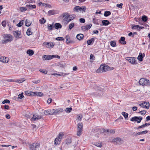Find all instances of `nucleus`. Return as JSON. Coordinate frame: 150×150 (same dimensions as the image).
Masks as SVG:
<instances>
[{"label":"nucleus","instance_id":"obj_1","mask_svg":"<svg viewBox=\"0 0 150 150\" xmlns=\"http://www.w3.org/2000/svg\"><path fill=\"white\" fill-rule=\"evenodd\" d=\"M62 15L63 17L64 18V21L66 24L68 23L71 21L73 20L76 16L74 14L70 15L66 12L63 13Z\"/></svg>","mask_w":150,"mask_h":150},{"label":"nucleus","instance_id":"obj_2","mask_svg":"<svg viewBox=\"0 0 150 150\" xmlns=\"http://www.w3.org/2000/svg\"><path fill=\"white\" fill-rule=\"evenodd\" d=\"M4 40L2 41L3 44L6 43L11 42L13 39V37L10 34H4L3 35Z\"/></svg>","mask_w":150,"mask_h":150},{"label":"nucleus","instance_id":"obj_3","mask_svg":"<svg viewBox=\"0 0 150 150\" xmlns=\"http://www.w3.org/2000/svg\"><path fill=\"white\" fill-rule=\"evenodd\" d=\"M83 129V124L82 122H80L77 125V131L76 135L78 136H80L82 134Z\"/></svg>","mask_w":150,"mask_h":150},{"label":"nucleus","instance_id":"obj_4","mask_svg":"<svg viewBox=\"0 0 150 150\" xmlns=\"http://www.w3.org/2000/svg\"><path fill=\"white\" fill-rule=\"evenodd\" d=\"M139 83L140 85L142 86H147L148 85H150V81L143 78H142L140 79Z\"/></svg>","mask_w":150,"mask_h":150},{"label":"nucleus","instance_id":"obj_5","mask_svg":"<svg viewBox=\"0 0 150 150\" xmlns=\"http://www.w3.org/2000/svg\"><path fill=\"white\" fill-rule=\"evenodd\" d=\"M64 134L62 132L59 133L58 137H57L54 140V144L56 145L59 144L61 141V139L62 138V136H64Z\"/></svg>","mask_w":150,"mask_h":150},{"label":"nucleus","instance_id":"obj_6","mask_svg":"<svg viewBox=\"0 0 150 150\" xmlns=\"http://www.w3.org/2000/svg\"><path fill=\"white\" fill-rule=\"evenodd\" d=\"M51 110V115H56L59 114L61 112L63 111L62 109H53Z\"/></svg>","mask_w":150,"mask_h":150},{"label":"nucleus","instance_id":"obj_7","mask_svg":"<svg viewBox=\"0 0 150 150\" xmlns=\"http://www.w3.org/2000/svg\"><path fill=\"white\" fill-rule=\"evenodd\" d=\"M142 119V117L135 116L132 117L130 119V120L132 121H137V123H139Z\"/></svg>","mask_w":150,"mask_h":150},{"label":"nucleus","instance_id":"obj_8","mask_svg":"<svg viewBox=\"0 0 150 150\" xmlns=\"http://www.w3.org/2000/svg\"><path fill=\"white\" fill-rule=\"evenodd\" d=\"M126 59L128 60L129 62L132 64H136L137 62L136 60V58L134 57H127Z\"/></svg>","mask_w":150,"mask_h":150},{"label":"nucleus","instance_id":"obj_9","mask_svg":"<svg viewBox=\"0 0 150 150\" xmlns=\"http://www.w3.org/2000/svg\"><path fill=\"white\" fill-rule=\"evenodd\" d=\"M54 45V42H45L43 43V46L46 47L47 48L52 47Z\"/></svg>","mask_w":150,"mask_h":150},{"label":"nucleus","instance_id":"obj_10","mask_svg":"<svg viewBox=\"0 0 150 150\" xmlns=\"http://www.w3.org/2000/svg\"><path fill=\"white\" fill-rule=\"evenodd\" d=\"M40 146V144L38 143H35L30 145V148L32 150H36V149L38 148Z\"/></svg>","mask_w":150,"mask_h":150},{"label":"nucleus","instance_id":"obj_11","mask_svg":"<svg viewBox=\"0 0 150 150\" xmlns=\"http://www.w3.org/2000/svg\"><path fill=\"white\" fill-rule=\"evenodd\" d=\"M139 105L143 108L149 109V103L148 102H145L139 104Z\"/></svg>","mask_w":150,"mask_h":150},{"label":"nucleus","instance_id":"obj_12","mask_svg":"<svg viewBox=\"0 0 150 150\" xmlns=\"http://www.w3.org/2000/svg\"><path fill=\"white\" fill-rule=\"evenodd\" d=\"M42 118V116L41 115H39L37 114L33 115V117L31 118V120L32 121H35L38 120Z\"/></svg>","mask_w":150,"mask_h":150},{"label":"nucleus","instance_id":"obj_13","mask_svg":"<svg viewBox=\"0 0 150 150\" xmlns=\"http://www.w3.org/2000/svg\"><path fill=\"white\" fill-rule=\"evenodd\" d=\"M54 55H45L42 56V58L45 60H49L54 58Z\"/></svg>","mask_w":150,"mask_h":150},{"label":"nucleus","instance_id":"obj_14","mask_svg":"<svg viewBox=\"0 0 150 150\" xmlns=\"http://www.w3.org/2000/svg\"><path fill=\"white\" fill-rule=\"evenodd\" d=\"M9 59L7 57L2 56L0 57V62L4 63H7L9 61Z\"/></svg>","mask_w":150,"mask_h":150},{"label":"nucleus","instance_id":"obj_15","mask_svg":"<svg viewBox=\"0 0 150 150\" xmlns=\"http://www.w3.org/2000/svg\"><path fill=\"white\" fill-rule=\"evenodd\" d=\"M13 34L15 37L18 38H21V33L20 31L18 30L14 31L13 32Z\"/></svg>","mask_w":150,"mask_h":150},{"label":"nucleus","instance_id":"obj_16","mask_svg":"<svg viewBox=\"0 0 150 150\" xmlns=\"http://www.w3.org/2000/svg\"><path fill=\"white\" fill-rule=\"evenodd\" d=\"M66 40L67 43V44L73 43L74 42V41L70 40V37L69 35L66 36Z\"/></svg>","mask_w":150,"mask_h":150},{"label":"nucleus","instance_id":"obj_17","mask_svg":"<svg viewBox=\"0 0 150 150\" xmlns=\"http://www.w3.org/2000/svg\"><path fill=\"white\" fill-rule=\"evenodd\" d=\"M145 56V54L144 53L142 54L140 52L139 54V55L137 59L140 61L141 62L143 61V58Z\"/></svg>","mask_w":150,"mask_h":150},{"label":"nucleus","instance_id":"obj_18","mask_svg":"<svg viewBox=\"0 0 150 150\" xmlns=\"http://www.w3.org/2000/svg\"><path fill=\"white\" fill-rule=\"evenodd\" d=\"M25 95L28 96H33L34 95V93L30 91H26L25 92Z\"/></svg>","mask_w":150,"mask_h":150},{"label":"nucleus","instance_id":"obj_19","mask_svg":"<svg viewBox=\"0 0 150 150\" xmlns=\"http://www.w3.org/2000/svg\"><path fill=\"white\" fill-rule=\"evenodd\" d=\"M54 25L55 28L57 29L61 28L62 27V25L59 23H56Z\"/></svg>","mask_w":150,"mask_h":150},{"label":"nucleus","instance_id":"obj_20","mask_svg":"<svg viewBox=\"0 0 150 150\" xmlns=\"http://www.w3.org/2000/svg\"><path fill=\"white\" fill-rule=\"evenodd\" d=\"M125 38L124 37H122L119 40L120 42L123 45H125L126 43V41H125Z\"/></svg>","mask_w":150,"mask_h":150},{"label":"nucleus","instance_id":"obj_21","mask_svg":"<svg viewBox=\"0 0 150 150\" xmlns=\"http://www.w3.org/2000/svg\"><path fill=\"white\" fill-rule=\"evenodd\" d=\"M102 23L104 25L106 26L110 24V22L107 20H103L102 21Z\"/></svg>","mask_w":150,"mask_h":150},{"label":"nucleus","instance_id":"obj_22","mask_svg":"<svg viewBox=\"0 0 150 150\" xmlns=\"http://www.w3.org/2000/svg\"><path fill=\"white\" fill-rule=\"evenodd\" d=\"M108 66L101 65V68H102L103 71H106L107 70H108Z\"/></svg>","mask_w":150,"mask_h":150},{"label":"nucleus","instance_id":"obj_23","mask_svg":"<svg viewBox=\"0 0 150 150\" xmlns=\"http://www.w3.org/2000/svg\"><path fill=\"white\" fill-rule=\"evenodd\" d=\"M26 7L29 9L35 8H36V5H27Z\"/></svg>","mask_w":150,"mask_h":150},{"label":"nucleus","instance_id":"obj_24","mask_svg":"<svg viewBox=\"0 0 150 150\" xmlns=\"http://www.w3.org/2000/svg\"><path fill=\"white\" fill-rule=\"evenodd\" d=\"M83 37V35L82 34H78L76 36V38L79 40H82Z\"/></svg>","mask_w":150,"mask_h":150},{"label":"nucleus","instance_id":"obj_25","mask_svg":"<svg viewBox=\"0 0 150 150\" xmlns=\"http://www.w3.org/2000/svg\"><path fill=\"white\" fill-rule=\"evenodd\" d=\"M31 28H29L26 31V34L28 35L29 36L32 34L33 32L31 31Z\"/></svg>","mask_w":150,"mask_h":150},{"label":"nucleus","instance_id":"obj_26","mask_svg":"<svg viewBox=\"0 0 150 150\" xmlns=\"http://www.w3.org/2000/svg\"><path fill=\"white\" fill-rule=\"evenodd\" d=\"M25 80V79L24 78H21L19 79H17L16 81H14L15 82L18 83H21Z\"/></svg>","mask_w":150,"mask_h":150},{"label":"nucleus","instance_id":"obj_27","mask_svg":"<svg viewBox=\"0 0 150 150\" xmlns=\"http://www.w3.org/2000/svg\"><path fill=\"white\" fill-rule=\"evenodd\" d=\"M27 53L29 56H32L34 54V51L31 50H28L26 52Z\"/></svg>","mask_w":150,"mask_h":150},{"label":"nucleus","instance_id":"obj_28","mask_svg":"<svg viewBox=\"0 0 150 150\" xmlns=\"http://www.w3.org/2000/svg\"><path fill=\"white\" fill-rule=\"evenodd\" d=\"M99 22H100V20L98 19H96L95 18L93 19V22L96 25H99Z\"/></svg>","mask_w":150,"mask_h":150},{"label":"nucleus","instance_id":"obj_29","mask_svg":"<svg viewBox=\"0 0 150 150\" xmlns=\"http://www.w3.org/2000/svg\"><path fill=\"white\" fill-rule=\"evenodd\" d=\"M31 24V22L28 19H26L25 21V25L26 26H29Z\"/></svg>","mask_w":150,"mask_h":150},{"label":"nucleus","instance_id":"obj_30","mask_svg":"<svg viewBox=\"0 0 150 150\" xmlns=\"http://www.w3.org/2000/svg\"><path fill=\"white\" fill-rule=\"evenodd\" d=\"M94 41V39L93 38H92L88 40L87 41V43L88 45H90L93 42V43Z\"/></svg>","mask_w":150,"mask_h":150},{"label":"nucleus","instance_id":"obj_31","mask_svg":"<svg viewBox=\"0 0 150 150\" xmlns=\"http://www.w3.org/2000/svg\"><path fill=\"white\" fill-rule=\"evenodd\" d=\"M34 95H36L40 97L43 96V94L41 92H34Z\"/></svg>","mask_w":150,"mask_h":150},{"label":"nucleus","instance_id":"obj_32","mask_svg":"<svg viewBox=\"0 0 150 150\" xmlns=\"http://www.w3.org/2000/svg\"><path fill=\"white\" fill-rule=\"evenodd\" d=\"M44 112L45 115H51V110H45L44 111Z\"/></svg>","mask_w":150,"mask_h":150},{"label":"nucleus","instance_id":"obj_33","mask_svg":"<svg viewBox=\"0 0 150 150\" xmlns=\"http://www.w3.org/2000/svg\"><path fill=\"white\" fill-rule=\"evenodd\" d=\"M55 14V12L54 10H51L48 12V15L49 16H51Z\"/></svg>","mask_w":150,"mask_h":150},{"label":"nucleus","instance_id":"obj_34","mask_svg":"<svg viewBox=\"0 0 150 150\" xmlns=\"http://www.w3.org/2000/svg\"><path fill=\"white\" fill-rule=\"evenodd\" d=\"M54 28V27L53 24H49L47 26V28L49 30H52Z\"/></svg>","mask_w":150,"mask_h":150},{"label":"nucleus","instance_id":"obj_35","mask_svg":"<svg viewBox=\"0 0 150 150\" xmlns=\"http://www.w3.org/2000/svg\"><path fill=\"white\" fill-rule=\"evenodd\" d=\"M83 117V116L81 114H79L77 115V118L76 120L78 121H81Z\"/></svg>","mask_w":150,"mask_h":150},{"label":"nucleus","instance_id":"obj_36","mask_svg":"<svg viewBox=\"0 0 150 150\" xmlns=\"http://www.w3.org/2000/svg\"><path fill=\"white\" fill-rule=\"evenodd\" d=\"M122 141L121 138L119 137H117L113 140V141L114 142H121Z\"/></svg>","mask_w":150,"mask_h":150},{"label":"nucleus","instance_id":"obj_37","mask_svg":"<svg viewBox=\"0 0 150 150\" xmlns=\"http://www.w3.org/2000/svg\"><path fill=\"white\" fill-rule=\"evenodd\" d=\"M72 110L71 108H67L65 110V111L67 113H69L71 112Z\"/></svg>","mask_w":150,"mask_h":150},{"label":"nucleus","instance_id":"obj_38","mask_svg":"<svg viewBox=\"0 0 150 150\" xmlns=\"http://www.w3.org/2000/svg\"><path fill=\"white\" fill-rule=\"evenodd\" d=\"M111 14V12L110 11H105L104 12V15L105 16L107 17Z\"/></svg>","mask_w":150,"mask_h":150},{"label":"nucleus","instance_id":"obj_39","mask_svg":"<svg viewBox=\"0 0 150 150\" xmlns=\"http://www.w3.org/2000/svg\"><path fill=\"white\" fill-rule=\"evenodd\" d=\"M122 114L124 116L125 119H126L128 117V113L125 112H122Z\"/></svg>","mask_w":150,"mask_h":150},{"label":"nucleus","instance_id":"obj_40","mask_svg":"<svg viewBox=\"0 0 150 150\" xmlns=\"http://www.w3.org/2000/svg\"><path fill=\"white\" fill-rule=\"evenodd\" d=\"M148 19L147 17L145 15H144L142 16V20L144 22H146L147 21Z\"/></svg>","mask_w":150,"mask_h":150},{"label":"nucleus","instance_id":"obj_41","mask_svg":"<svg viewBox=\"0 0 150 150\" xmlns=\"http://www.w3.org/2000/svg\"><path fill=\"white\" fill-rule=\"evenodd\" d=\"M39 21L40 22V23L42 24H44L46 22V20L45 19H44V18H42L41 19L39 20Z\"/></svg>","mask_w":150,"mask_h":150},{"label":"nucleus","instance_id":"obj_42","mask_svg":"<svg viewBox=\"0 0 150 150\" xmlns=\"http://www.w3.org/2000/svg\"><path fill=\"white\" fill-rule=\"evenodd\" d=\"M80 9H81V7L77 6L74 7V11L77 12L79 10L80 11Z\"/></svg>","mask_w":150,"mask_h":150},{"label":"nucleus","instance_id":"obj_43","mask_svg":"<svg viewBox=\"0 0 150 150\" xmlns=\"http://www.w3.org/2000/svg\"><path fill=\"white\" fill-rule=\"evenodd\" d=\"M102 68H101V65L100 66L99 68L97 69L96 71L97 73H101L103 72L102 70Z\"/></svg>","mask_w":150,"mask_h":150},{"label":"nucleus","instance_id":"obj_44","mask_svg":"<svg viewBox=\"0 0 150 150\" xmlns=\"http://www.w3.org/2000/svg\"><path fill=\"white\" fill-rule=\"evenodd\" d=\"M24 20H22L20 21L18 24H17L16 25L18 27H21L23 24L24 22Z\"/></svg>","mask_w":150,"mask_h":150},{"label":"nucleus","instance_id":"obj_45","mask_svg":"<svg viewBox=\"0 0 150 150\" xmlns=\"http://www.w3.org/2000/svg\"><path fill=\"white\" fill-rule=\"evenodd\" d=\"M139 25H135L132 27V28L133 29H137L139 31Z\"/></svg>","mask_w":150,"mask_h":150},{"label":"nucleus","instance_id":"obj_46","mask_svg":"<svg viewBox=\"0 0 150 150\" xmlns=\"http://www.w3.org/2000/svg\"><path fill=\"white\" fill-rule=\"evenodd\" d=\"M110 45L112 47H115L116 46V42L115 41H112L110 42Z\"/></svg>","mask_w":150,"mask_h":150},{"label":"nucleus","instance_id":"obj_47","mask_svg":"<svg viewBox=\"0 0 150 150\" xmlns=\"http://www.w3.org/2000/svg\"><path fill=\"white\" fill-rule=\"evenodd\" d=\"M26 10V8L25 7H21L20 8V10L22 12L25 11Z\"/></svg>","mask_w":150,"mask_h":150},{"label":"nucleus","instance_id":"obj_48","mask_svg":"<svg viewBox=\"0 0 150 150\" xmlns=\"http://www.w3.org/2000/svg\"><path fill=\"white\" fill-rule=\"evenodd\" d=\"M74 26V23H71L69 25V28L70 30H71Z\"/></svg>","mask_w":150,"mask_h":150},{"label":"nucleus","instance_id":"obj_49","mask_svg":"<svg viewBox=\"0 0 150 150\" xmlns=\"http://www.w3.org/2000/svg\"><path fill=\"white\" fill-rule=\"evenodd\" d=\"M10 103V101L8 99L4 100L2 102V103L3 104H4L5 103Z\"/></svg>","mask_w":150,"mask_h":150},{"label":"nucleus","instance_id":"obj_50","mask_svg":"<svg viewBox=\"0 0 150 150\" xmlns=\"http://www.w3.org/2000/svg\"><path fill=\"white\" fill-rule=\"evenodd\" d=\"M64 39L62 37H58L56 38V40H57L61 41L64 40Z\"/></svg>","mask_w":150,"mask_h":150},{"label":"nucleus","instance_id":"obj_51","mask_svg":"<svg viewBox=\"0 0 150 150\" xmlns=\"http://www.w3.org/2000/svg\"><path fill=\"white\" fill-rule=\"evenodd\" d=\"M23 93H21L20 94L18 95V97L19 98L22 99L24 97V96L23 95Z\"/></svg>","mask_w":150,"mask_h":150},{"label":"nucleus","instance_id":"obj_52","mask_svg":"<svg viewBox=\"0 0 150 150\" xmlns=\"http://www.w3.org/2000/svg\"><path fill=\"white\" fill-rule=\"evenodd\" d=\"M138 113H140L141 114V115H144L146 113V111L145 110L141 111H140L139 112H138Z\"/></svg>","mask_w":150,"mask_h":150},{"label":"nucleus","instance_id":"obj_53","mask_svg":"<svg viewBox=\"0 0 150 150\" xmlns=\"http://www.w3.org/2000/svg\"><path fill=\"white\" fill-rule=\"evenodd\" d=\"M1 25L3 27H5L6 25V21H2L1 23Z\"/></svg>","mask_w":150,"mask_h":150},{"label":"nucleus","instance_id":"obj_54","mask_svg":"<svg viewBox=\"0 0 150 150\" xmlns=\"http://www.w3.org/2000/svg\"><path fill=\"white\" fill-rule=\"evenodd\" d=\"M40 71L45 74H46L47 73V71L43 69H40Z\"/></svg>","mask_w":150,"mask_h":150},{"label":"nucleus","instance_id":"obj_55","mask_svg":"<svg viewBox=\"0 0 150 150\" xmlns=\"http://www.w3.org/2000/svg\"><path fill=\"white\" fill-rule=\"evenodd\" d=\"M95 145L98 147H101L102 146L101 144L100 143L97 142L95 144Z\"/></svg>","mask_w":150,"mask_h":150},{"label":"nucleus","instance_id":"obj_56","mask_svg":"<svg viewBox=\"0 0 150 150\" xmlns=\"http://www.w3.org/2000/svg\"><path fill=\"white\" fill-rule=\"evenodd\" d=\"M81 23H83L85 22V21L84 19L83 18H81L79 19Z\"/></svg>","mask_w":150,"mask_h":150},{"label":"nucleus","instance_id":"obj_57","mask_svg":"<svg viewBox=\"0 0 150 150\" xmlns=\"http://www.w3.org/2000/svg\"><path fill=\"white\" fill-rule=\"evenodd\" d=\"M123 5V4H122V3H121L120 4H118L117 5V6L118 7V8H122V6Z\"/></svg>","mask_w":150,"mask_h":150},{"label":"nucleus","instance_id":"obj_58","mask_svg":"<svg viewBox=\"0 0 150 150\" xmlns=\"http://www.w3.org/2000/svg\"><path fill=\"white\" fill-rule=\"evenodd\" d=\"M92 25H91V26H90V25H86V30H88L89 29Z\"/></svg>","mask_w":150,"mask_h":150},{"label":"nucleus","instance_id":"obj_59","mask_svg":"<svg viewBox=\"0 0 150 150\" xmlns=\"http://www.w3.org/2000/svg\"><path fill=\"white\" fill-rule=\"evenodd\" d=\"M86 28V26H82L81 27V30L84 31H85L87 30Z\"/></svg>","mask_w":150,"mask_h":150},{"label":"nucleus","instance_id":"obj_60","mask_svg":"<svg viewBox=\"0 0 150 150\" xmlns=\"http://www.w3.org/2000/svg\"><path fill=\"white\" fill-rule=\"evenodd\" d=\"M58 66H60L62 67H64V65L63 64V63L61 62L58 64Z\"/></svg>","mask_w":150,"mask_h":150},{"label":"nucleus","instance_id":"obj_61","mask_svg":"<svg viewBox=\"0 0 150 150\" xmlns=\"http://www.w3.org/2000/svg\"><path fill=\"white\" fill-rule=\"evenodd\" d=\"M115 132L114 129H110L109 130V133H110L114 134Z\"/></svg>","mask_w":150,"mask_h":150},{"label":"nucleus","instance_id":"obj_62","mask_svg":"<svg viewBox=\"0 0 150 150\" xmlns=\"http://www.w3.org/2000/svg\"><path fill=\"white\" fill-rule=\"evenodd\" d=\"M40 80H38L37 81H33L32 82L33 83H35V84H37L40 82Z\"/></svg>","mask_w":150,"mask_h":150},{"label":"nucleus","instance_id":"obj_63","mask_svg":"<svg viewBox=\"0 0 150 150\" xmlns=\"http://www.w3.org/2000/svg\"><path fill=\"white\" fill-rule=\"evenodd\" d=\"M95 57H94V56H93V55L92 54H91L90 55V59H92V60H94L95 59Z\"/></svg>","mask_w":150,"mask_h":150},{"label":"nucleus","instance_id":"obj_64","mask_svg":"<svg viewBox=\"0 0 150 150\" xmlns=\"http://www.w3.org/2000/svg\"><path fill=\"white\" fill-rule=\"evenodd\" d=\"M71 142V141L69 139H68L66 141V144H70Z\"/></svg>","mask_w":150,"mask_h":150}]
</instances>
